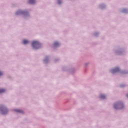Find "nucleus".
Wrapping results in <instances>:
<instances>
[{
    "mask_svg": "<svg viewBox=\"0 0 128 128\" xmlns=\"http://www.w3.org/2000/svg\"><path fill=\"white\" fill-rule=\"evenodd\" d=\"M32 46L34 48H40V43L38 41H34L32 42Z\"/></svg>",
    "mask_w": 128,
    "mask_h": 128,
    "instance_id": "nucleus-1",
    "label": "nucleus"
},
{
    "mask_svg": "<svg viewBox=\"0 0 128 128\" xmlns=\"http://www.w3.org/2000/svg\"><path fill=\"white\" fill-rule=\"evenodd\" d=\"M120 72V68H116L112 70V74H116V72Z\"/></svg>",
    "mask_w": 128,
    "mask_h": 128,
    "instance_id": "nucleus-2",
    "label": "nucleus"
},
{
    "mask_svg": "<svg viewBox=\"0 0 128 128\" xmlns=\"http://www.w3.org/2000/svg\"><path fill=\"white\" fill-rule=\"evenodd\" d=\"M14 112H20L21 114H22L24 112L20 109L15 110Z\"/></svg>",
    "mask_w": 128,
    "mask_h": 128,
    "instance_id": "nucleus-3",
    "label": "nucleus"
},
{
    "mask_svg": "<svg viewBox=\"0 0 128 128\" xmlns=\"http://www.w3.org/2000/svg\"><path fill=\"white\" fill-rule=\"evenodd\" d=\"M29 4H34L36 0H28Z\"/></svg>",
    "mask_w": 128,
    "mask_h": 128,
    "instance_id": "nucleus-4",
    "label": "nucleus"
},
{
    "mask_svg": "<svg viewBox=\"0 0 128 128\" xmlns=\"http://www.w3.org/2000/svg\"><path fill=\"white\" fill-rule=\"evenodd\" d=\"M23 43L24 44H28V40H23Z\"/></svg>",
    "mask_w": 128,
    "mask_h": 128,
    "instance_id": "nucleus-5",
    "label": "nucleus"
},
{
    "mask_svg": "<svg viewBox=\"0 0 128 128\" xmlns=\"http://www.w3.org/2000/svg\"><path fill=\"white\" fill-rule=\"evenodd\" d=\"M100 98H102V100L106 98V96H104V94H101L100 96Z\"/></svg>",
    "mask_w": 128,
    "mask_h": 128,
    "instance_id": "nucleus-6",
    "label": "nucleus"
},
{
    "mask_svg": "<svg viewBox=\"0 0 128 128\" xmlns=\"http://www.w3.org/2000/svg\"><path fill=\"white\" fill-rule=\"evenodd\" d=\"M60 44L58 42H55L54 44V46H58Z\"/></svg>",
    "mask_w": 128,
    "mask_h": 128,
    "instance_id": "nucleus-7",
    "label": "nucleus"
},
{
    "mask_svg": "<svg viewBox=\"0 0 128 128\" xmlns=\"http://www.w3.org/2000/svg\"><path fill=\"white\" fill-rule=\"evenodd\" d=\"M6 92V90L0 89V94H2V92Z\"/></svg>",
    "mask_w": 128,
    "mask_h": 128,
    "instance_id": "nucleus-8",
    "label": "nucleus"
},
{
    "mask_svg": "<svg viewBox=\"0 0 128 128\" xmlns=\"http://www.w3.org/2000/svg\"><path fill=\"white\" fill-rule=\"evenodd\" d=\"M58 4H62V1H60V0H58Z\"/></svg>",
    "mask_w": 128,
    "mask_h": 128,
    "instance_id": "nucleus-9",
    "label": "nucleus"
},
{
    "mask_svg": "<svg viewBox=\"0 0 128 128\" xmlns=\"http://www.w3.org/2000/svg\"><path fill=\"white\" fill-rule=\"evenodd\" d=\"M117 106H118V105H116V104H114V108H116Z\"/></svg>",
    "mask_w": 128,
    "mask_h": 128,
    "instance_id": "nucleus-10",
    "label": "nucleus"
},
{
    "mask_svg": "<svg viewBox=\"0 0 128 128\" xmlns=\"http://www.w3.org/2000/svg\"><path fill=\"white\" fill-rule=\"evenodd\" d=\"M2 114H6V112H5L4 111H2Z\"/></svg>",
    "mask_w": 128,
    "mask_h": 128,
    "instance_id": "nucleus-11",
    "label": "nucleus"
},
{
    "mask_svg": "<svg viewBox=\"0 0 128 128\" xmlns=\"http://www.w3.org/2000/svg\"><path fill=\"white\" fill-rule=\"evenodd\" d=\"M0 76H2V73L0 72Z\"/></svg>",
    "mask_w": 128,
    "mask_h": 128,
    "instance_id": "nucleus-12",
    "label": "nucleus"
},
{
    "mask_svg": "<svg viewBox=\"0 0 128 128\" xmlns=\"http://www.w3.org/2000/svg\"><path fill=\"white\" fill-rule=\"evenodd\" d=\"M16 14H18V13L16 12Z\"/></svg>",
    "mask_w": 128,
    "mask_h": 128,
    "instance_id": "nucleus-13",
    "label": "nucleus"
},
{
    "mask_svg": "<svg viewBox=\"0 0 128 128\" xmlns=\"http://www.w3.org/2000/svg\"><path fill=\"white\" fill-rule=\"evenodd\" d=\"M127 98H128V94L126 95Z\"/></svg>",
    "mask_w": 128,
    "mask_h": 128,
    "instance_id": "nucleus-14",
    "label": "nucleus"
},
{
    "mask_svg": "<svg viewBox=\"0 0 128 128\" xmlns=\"http://www.w3.org/2000/svg\"><path fill=\"white\" fill-rule=\"evenodd\" d=\"M6 112H8V110H6Z\"/></svg>",
    "mask_w": 128,
    "mask_h": 128,
    "instance_id": "nucleus-15",
    "label": "nucleus"
},
{
    "mask_svg": "<svg viewBox=\"0 0 128 128\" xmlns=\"http://www.w3.org/2000/svg\"><path fill=\"white\" fill-rule=\"evenodd\" d=\"M44 62H46V60H44Z\"/></svg>",
    "mask_w": 128,
    "mask_h": 128,
    "instance_id": "nucleus-16",
    "label": "nucleus"
}]
</instances>
